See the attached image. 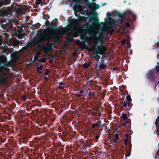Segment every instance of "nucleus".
<instances>
[{
	"instance_id": "26",
	"label": "nucleus",
	"mask_w": 159,
	"mask_h": 159,
	"mask_svg": "<svg viewBox=\"0 0 159 159\" xmlns=\"http://www.w3.org/2000/svg\"><path fill=\"white\" fill-rule=\"evenodd\" d=\"M121 43H123V44H124L125 43V41H121Z\"/></svg>"
},
{
	"instance_id": "21",
	"label": "nucleus",
	"mask_w": 159,
	"mask_h": 159,
	"mask_svg": "<svg viewBox=\"0 0 159 159\" xmlns=\"http://www.w3.org/2000/svg\"><path fill=\"white\" fill-rule=\"evenodd\" d=\"M43 66L42 65H40L38 67L39 69L41 70L42 69Z\"/></svg>"
},
{
	"instance_id": "14",
	"label": "nucleus",
	"mask_w": 159,
	"mask_h": 159,
	"mask_svg": "<svg viewBox=\"0 0 159 159\" xmlns=\"http://www.w3.org/2000/svg\"><path fill=\"white\" fill-rule=\"evenodd\" d=\"M126 123H127L128 124L129 126L130 123H129V122H124L122 125V126L127 127V126H126L125 125Z\"/></svg>"
},
{
	"instance_id": "4",
	"label": "nucleus",
	"mask_w": 159,
	"mask_h": 159,
	"mask_svg": "<svg viewBox=\"0 0 159 159\" xmlns=\"http://www.w3.org/2000/svg\"><path fill=\"white\" fill-rule=\"evenodd\" d=\"M123 141L124 144L125 145L130 143V140L128 139V134H126L124 137Z\"/></svg>"
},
{
	"instance_id": "12",
	"label": "nucleus",
	"mask_w": 159,
	"mask_h": 159,
	"mask_svg": "<svg viewBox=\"0 0 159 159\" xmlns=\"http://www.w3.org/2000/svg\"><path fill=\"white\" fill-rule=\"evenodd\" d=\"M122 104L123 106H124L125 107H126L127 105L128 102L126 101H123L122 102Z\"/></svg>"
},
{
	"instance_id": "22",
	"label": "nucleus",
	"mask_w": 159,
	"mask_h": 159,
	"mask_svg": "<svg viewBox=\"0 0 159 159\" xmlns=\"http://www.w3.org/2000/svg\"><path fill=\"white\" fill-rule=\"evenodd\" d=\"M88 88L86 87L85 89L84 90V92H86L87 91H88Z\"/></svg>"
},
{
	"instance_id": "17",
	"label": "nucleus",
	"mask_w": 159,
	"mask_h": 159,
	"mask_svg": "<svg viewBox=\"0 0 159 159\" xmlns=\"http://www.w3.org/2000/svg\"><path fill=\"white\" fill-rule=\"evenodd\" d=\"M126 98L129 101H130L131 100V98L130 96H127Z\"/></svg>"
},
{
	"instance_id": "18",
	"label": "nucleus",
	"mask_w": 159,
	"mask_h": 159,
	"mask_svg": "<svg viewBox=\"0 0 159 159\" xmlns=\"http://www.w3.org/2000/svg\"><path fill=\"white\" fill-rule=\"evenodd\" d=\"M46 61V59L45 58H42L41 59L40 61L41 62H43V63L44 62Z\"/></svg>"
},
{
	"instance_id": "27",
	"label": "nucleus",
	"mask_w": 159,
	"mask_h": 159,
	"mask_svg": "<svg viewBox=\"0 0 159 159\" xmlns=\"http://www.w3.org/2000/svg\"><path fill=\"white\" fill-rule=\"evenodd\" d=\"M4 80H5V79H2V82H3L4 81Z\"/></svg>"
},
{
	"instance_id": "15",
	"label": "nucleus",
	"mask_w": 159,
	"mask_h": 159,
	"mask_svg": "<svg viewBox=\"0 0 159 159\" xmlns=\"http://www.w3.org/2000/svg\"><path fill=\"white\" fill-rule=\"evenodd\" d=\"M128 105L129 107V108L130 109L132 106V104L130 102H129L128 103Z\"/></svg>"
},
{
	"instance_id": "2",
	"label": "nucleus",
	"mask_w": 159,
	"mask_h": 159,
	"mask_svg": "<svg viewBox=\"0 0 159 159\" xmlns=\"http://www.w3.org/2000/svg\"><path fill=\"white\" fill-rule=\"evenodd\" d=\"M106 49L107 48L105 47L98 46L97 50L95 51V52L97 54H102L104 53Z\"/></svg>"
},
{
	"instance_id": "24",
	"label": "nucleus",
	"mask_w": 159,
	"mask_h": 159,
	"mask_svg": "<svg viewBox=\"0 0 159 159\" xmlns=\"http://www.w3.org/2000/svg\"><path fill=\"white\" fill-rule=\"evenodd\" d=\"M84 91V90L83 91V89L82 90H80V93H82Z\"/></svg>"
},
{
	"instance_id": "20",
	"label": "nucleus",
	"mask_w": 159,
	"mask_h": 159,
	"mask_svg": "<svg viewBox=\"0 0 159 159\" xmlns=\"http://www.w3.org/2000/svg\"><path fill=\"white\" fill-rule=\"evenodd\" d=\"M97 126V124H92V127L93 128H94L95 127H96Z\"/></svg>"
},
{
	"instance_id": "5",
	"label": "nucleus",
	"mask_w": 159,
	"mask_h": 159,
	"mask_svg": "<svg viewBox=\"0 0 159 159\" xmlns=\"http://www.w3.org/2000/svg\"><path fill=\"white\" fill-rule=\"evenodd\" d=\"M76 9L79 11H83V8L82 6L80 5H78L75 6Z\"/></svg>"
},
{
	"instance_id": "31",
	"label": "nucleus",
	"mask_w": 159,
	"mask_h": 159,
	"mask_svg": "<svg viewBox=\"0 0 159 159\" xmlns=\"http://www.w3.org/2000/svg\"><path fill=\"white\" fill-rule=\"evenodd\" d=\"M0 45H1V43H0Z\"/></svg>"
},
{
	"instance_id": "23",
	"label": "nucleus",
	"mask_w": 159,
	"mask_h": 159,
	"mask_svg": "<svg viewBox=\"0 0 159 159\" xmlns=\"http://www.w3.org/2000/svg\"><path fill=\"white\" fill-rule=\"evenodd\" d=\"M126 26L127 27H129L130 26V25L129 23H126L125 24Z\"/></svg>"
},
{
	"instance_id": "9",
	"label": "nucleus",
	"mask_w": 159,
	"mask_h": 159,
	"mask_svg": "<svg viewBox=\"0 0 159 159\" xmlns=\"http://www.w3.org/2000/svg\"><path fill=\"white\" fill-rule=\"evenodd\" d=\"M106 66L103 63V62L101 63L98 66V67L100 68H104Z\"/></svg>"
},
{
	"instance_id": "29",
	"label": "nucleus",
	"mask_w": 159,
	"mask_h": 159,
	"mask_svg": "<svg viewBox=\"0 0 159 159\" xmlns=\"http://www.w3.org/2000/svg\"><path fill=\"white\" fill-rule=\"evenodd\" d=\"M98 136H96V138L98 139Z\"/></svg>"
},
{
	"instance_id": "8",
	"label": "nucleus",
	"mask_w": 159,
	"mask_h": 159,
	"mask_svg": "<svg viewBox=\"0 0 159 159\" xmlns=\"http://www.w3.org/2000/svg\"><path fill=\"white\" fill-rule=\"evenodd\" d=\"M121 117L123 120L125 121L127 119V115L124 113L122 114Z\"/></svg>"
},
{
	"instance_id": "32",
	"label": "nucleus",
	"mask_w": 159,
	"mask_h": 159,
	"mask_svg": "<svg viewBox=\"0 0 159 159\" xmlns=\"http://www.w3.org/2000/svg\"><path fill=\"white\" fill-rule=\"evenodd\" d=\"M158 84H159V83H158Z\"/></svg>"
},
{
	"instance_id": "3",
	"label": "nucleus",
	"mask_w": 159,
	"mask_h": 159,
	"mask_svg": "<svg viewBox=\"0 0 159 159\" xmlns=\"http://www.w3.org/2000/svg\"><path fill=\"white\" fill-rule=\"evenodd\" d=\"M81 37L82 39H85V42L89 44H91L93 42V38L91 37H87L85 35H81Z\"/></svg>"
},
{
	"instance_id": "11",
	"label": "nucleus",
	"mask_w": 159,
	"mask_h": 159,
	"mask_svg": "<svg viewBox=\"0 0 159 159\" xmlns=\"http://www.w3.org/2000/svg\"><path fill=\"white\" fill-rule=\"evenodd\" d=\"M89 63L88 62H86L84 63L83 66L84 68H86L89 66Z\"/></svg>"
},
{
	"instance_id": "13",
	"label": "nucleus",
	"mask_w": 159,
	"mask_h": 159,
	"mask_svg": "<svg viewBox=\"0 0 159 159\" xmlns=\"http://www.w3.org/2000/svg\"><path fill=\"white\" fill-rule=\"evenodd\" d=\"M16 54L15 53L11 54V57L13 58L15 60H16L18 58L16 57Z\"/></svg>"
},
{
	"instance_id": "25",
	"label": "nucleus",
	"mask_w": 159,
	"mask_h": 159,
	"mask_svg": "<svg viewBox=\"0 0 159 159\" xmlns=\"http://www.w3.org/2000/svg\"><path fill=\"white\" fill-rule=\"evenodd\" d=\"M81 95V94H78L77 95V96L78 97H80V96Z\"/></svg>"
},
{
	"instance_id": "6",
	"label": "nucleus",
	"mask_w": 159,
	"mask_h": 159,
	"mask_svg": "<svg viewBox=\"0 0 159 159\" xmlns=\"http://www.w3.org/2000/svg\"><path fill=\"white\" fill-rule=\"evenodd\" d=\"M118 138V135L117 134H115L113 137V140L114 142L115 143L117 142Z\"/></svg>"
},
{
	"instance_id": "30",
	"label": "nucleus",
	"mask_w": 159,
	"mask_h": 159,
	"mask_svg": "<svg viewBox=\"0 0 159 159\" xmlns=\"http://www.w3.org/2000/svg\"><path fill=\"white\" fill-rule=\"evenodd\" d=\"M112 32H113V30H111V33Z\"/></svg>"
},
{
	"instance_id": "28",
	"label": "nucleus",
	"mask_w": 159,
	"mask_h": 159,
	"mask_svg": "<svg viewBox=\"0 0 159 159\" xmlns=\"http://www.w3.org/2000/svg\"><path fill=\"white\" fill-rule=\"evenodd\" d=\"M88 0H84V1L85 2H86Z\"/></svg>"
},
{
	"instance_id": "1",
	"label": "nucleus",
	"mask_w": 159,
	"mask_h": 159,
	"mask_svg": "<svg viewBox=\"0 0 159 159\" xmlns=\"http://www.w3.org/2000/svg\"><path fill=\"white\" fill-rule=\"evenodd\" d=\"M50 33L47 30H44L42 33L39 35V38L37 41L40 43L46 40L48 41L50 40L51 38L50 36Z\"/></svg>"
},
{
	"instance_id": "19",
	"label": "nucleus",
	"mask_w": 159,
	"mask_h": 159,
	"mask_svg": "<svg viewBox=\"0 0 159 159\" xmlns=\"http://www.w3.org/2000/svg\"><path fill=\"white\" fill-rule=\"evenodd\" d=\"M45 71H46V72L45 73V74L46 75H47L49 72V70L47 69L45 70Z\"/></svg>"
},
{
	"instance_id": "10",
	"label": "nucleus",
	"mask_w": 159,
	"mask_h": 159,
	"mask_svg": "<svg viewBox=\"0 0 159 159\" xmlns=\"http://www.w3.org/2000/svg\"><path fill=\"white\" fill-rule=\"evenodd\" d=\"M89 34L92 35V36H93V37H94L96 36V31H95V30H93L92 33L90 32Z\"/></svg>"
},
{
	"instance_id": "7",
	"label": "nucleus",
	"mask_w": 159,
	"mask_h": 159,
	"mask_svg": "<svg viewBox=\"0 0 159 159\" xmlns=\"http://www.w3.org/2000/svg\"><path fill=\"white\" fill-rule=\"evenodd\" d=\"M60 86H59L58 88L60 89H62L64 88V83L61 82L59 83Z\"/></svg>"
},
{
	"instance_id": "16",
	"label": "nucleus",
	"mask_w": 159,
	"mask_h": 159,
	"mask_svg": "<svg viewBox=\"0 0 159 159\" xmlns=\"http://www.w3.org/2000/svg\"><path fill=\"white\" fill-rule=\"evenodd\" d=\"M42 1V0H37L36 1V3L37 4H40Z\"/></svg>"
}]
</instances>
